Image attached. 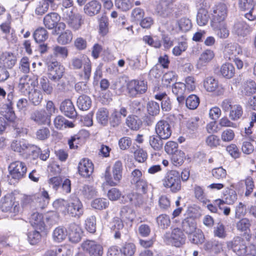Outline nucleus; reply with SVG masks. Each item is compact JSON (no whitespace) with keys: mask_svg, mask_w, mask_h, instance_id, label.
Instances as JSON below:
<instances>
[{"mask_svg":"<svg viewBox=\"0 0 256 256\" xmlns=\"http://www.w3.org/2000/svg\"><path fill=\"white\" fill-rule=\"evenodd\" d=\"M162 182L164 186L170 188L172 192H177L181 190L180 175L176 170L168 172Z\"/></svg>","mask_w":256,"mask_h":256,"instance_id":"obj_1","label":"nucleus"},{"mask_svg":"<svg viewBox=\"0 0 256 256\" xmlns=\"http://www.w3.org/2000/svg\"><path fill=\"white\" fill-rule=\"evenodd\" d=\"M71 64L74 70H79L84 66L83 74L80 75L82 80L87 81L89 80L92 71L91 62L88 57L83 56L74 57L72 59Z\"/></svg>","mask_w":256,"mask_h":256,"instance_id":"obj_2","label":"nucleus"},{"mask_svg":"<svg viewBox=\"0 0 256 256\" xmlns=\"http://www.w3.org/2000/svg\"><path fill=\"white\" fill-rule=\"evenodd\" d=\"M122 170L123 166L122 162L116 161L112 166V178L110 172V168H107L104 174L106 182L112 186H117L122 180Z\"/></svg>","mask_w":256,"mask_h":256,"instance_id":"obj_3","label":"nucleus"},{"mask_svg":"<svg viewBox=\"0 0 256 256\" xmlns=\"http://www.w3.org/2000/svg\"><path fill=\"white\" fill-rule=\"evenodd\" d=\"M164 242L176 247H180L184 244L186 236L179 228H174L171 232H166L163 236Z\"/></svg>","mask_w":256,"mask_h":256,"instance_id":"obj_4","label":"nucleus"},{"mask_svg":"<svg viewBox=\"0 0 256 256\" xmlns=\"http://www.w3.org/2000/svg\"><path fill=\"white\" fill-rule=\"evenodd\" d=\"M222 109L224 112H230L229 117L232 120H237L240 118L243 114L242 106L240 104H232L230 100H224L221 104Z\"/></svg>","mask_w":256,"mask_h":256,"instance_id":"obj_5","label":"nucleus"},{"mask_svg":"<svg viewBox=\"0 0 256 256\" xmlns=\"http://www.w3.org/2000/svg\"><path fill=\"white\" fill-rule=\"evenodd\" d=\"M228 248H230L238 256H243L248 252V250H252L254 246H247L245 240L242 238L237 236L232 242L227 244Z\"/></svg>","mask_w":256,"mask_h":256,"instance_id":"obj_6","label":"nucleus"},{"mask_svg":"<svg viewBox=\"0 0 256 256\" xmlns=\"http://www.w3.org/2000/svg\"><path fill=\"white\" fill-rule=\"evenodd\" d=\"M8 169L12 178L16 181L26 176L27 170L26 164L20 161L12 162L9 166Z\"/></svg>","mask_w":256,"mask_h":256,"instance_id":"obj_7","label":"nucleus"},{"mask_svg":"<svg viewBox=\"0 0 256 256\" xmlns=\"http://www.w3.org/2000/svg\"><path fill=\"white\" fill-rule=\"evenodd\" d=\"M48 66L49 71L48 74L49 79L54 82L59 81L64 74V66L57 61L48 62Z\"/></svg>","mask_w":256,"mask_h":256,"instance_id":"obj_8","label":"nucleus"},{"mask_svg":"<svg viewBox=\"0 0 256 256\" xmlns=\"http://www.w3.org/2000/svg\"><path fill=\"white\" fill-rule=\"evenodd\" d=\"M82 249L88 253L90 256H102V246L94 240H86L81 244Z\"/></svg>","mask_w":256,"mask_h":256,"instance_id":"obj_9","label":"nucleus"},{"mask_svg":"<svg viewBox=\"0 0 256 256\" xmlns=\"http://www.w3.org/2000/svg\"><path fill=\"white\" fill-rule=\"evenodd\" d=\"M129 94L132 97L138 94H143L147 90L146 82L144 80H132L127 84Z\"/></svg>","mask_w":256,"mask_h":256,"instance_id":"obj_10","label":"nucleus"},{"mask_svg":"<svg viewBox=\"0 0 256 256\" xmlns=\"http://www.w3.org/2000/svg\"><path fill=\"white\" fill-rule=\"evenodd\" d=\"M37 79L33 80L27 74L22 76L19 80L18 88L24 94H30V91L38 84Z\"/></svg>","mask_w":256,"mask_h":256,"instance_id":"obj_11","label":"nucleus"},{"mask_svg":"<svg viewBox=\"0 0 256 256\" xmlns=\"http://www.w3.org/2000/svg\"><path fill=\"white\" fill-rule=\"evenodd\" d=\"M227 6L226 4L220 3L213 8L211 24L224 22L227 16Z\"/></svg>","mask_w":256,"mask_h":256,"instance_id":"obj_12","label":"nucleus"},{"mask_svg":"<svg viewBox=\"0 0 256 256\" xmlns=\"http://www.w3.org/2000/svg\"><path fill=\"white\" fill-rule=\"evenodd\" d=\"M0 208L2 212L16 214L19 211V206L12 196H5L1 200Z\"/></svg>","mask_w":256,"mask_h":256,"instance_id":"obj_13","label":"nucleus"},{"mask_svg":"<svg viewBox=\"0 0 256 256\" xmlns=\"http://www.w3.org/2000/svg\"><path fill=\"white\" fill-rule=\"evenodd\" d=\"M252 31V28L244 20H238L235 22L232 32L238 36L244 37Z\"/></svg>","mask_w":256,"mask_h":256,"instance_id":"obj_14","label":"nucleus"},{"mask_svg":"<svg viewBox=\"0 0 256 256\" xmlns=\"http://www.w3.org/2000/svg\"><path fill=\"white\" fill-rule=\"evenodd\" d=\"M83 206L79 199H74L72 202L68 204L66 214L78 218L83 214Z\"/></svg>","mask_w":256,"mask_h":256,"instance_id":"obj_15","label":"nucleus"},{"mask_svg":"<svg viewBox=\"0 0 256 256\" xmlns=\"http://www.w3.org/2000/svg\"><path fill=\"white\" fill-rule=\"evenodd\" d=\"M30 119L38 125H50V118L44 110H36L30 115Z\"/></svg>","mask_w":256,"mask_h":256,"instance_id":"obj_16","label":"nucleus"},{"mask_svg":"<svg viewBox=\"0 0 256 256\" xmlns=\"http://www.w3.org/2000/svg\"><path fill=\"white\" fill-rule=\"evenodd\" d=\"M82 230L79 225L75 223H72L69 225L68 234L70 242L74 244L80 242L82 239Z\"/></svg>","mask_w":256,"mask_h":256,"instance_id":"obj_17","label":"nucleus"},{"mask_svg":"<svg viewBox=\"0 0 256 256\" xmlns=\"http://www.w3.org/2000/svg\"><path fill=\"white\" fill-rule=\"evenodd\" d=\"M238 199V196L236 191L230 189L226 191V194H224L223 198L216 200L214 204L216 206H218L220 209H222V206L224 204H232Z\"/></svg>","mask_w":256,"mask_h":256,"instance_id":"obj_18","label":"nucleus"},{"mask_svg":"<svg viewBox=\"0 0 256 256\" xmlns=\"http://www.w3.org/2000/svg\"><path fill=\"white\" fill-rule=\"evenodd\" d=\"M155 130L156 134L164 140L169 138L172 134L170 124L164 120H160L157 122Z\"/></svg>","mask_w":256,"mask_h":256,"instance_id":"obj_19","label":"nucleus"},{"mask_svg":"<svg viewBox=\"0 0 256 256\" xmlns=\"http://www.w3.org/2000/svg\"><path fill=\"white\" fill-rule=\"evenodd\" d=\"M224 56L228 60L234 59L237 56L242 54L240 46L236 43H227L224 50Z\"/></svg>","mask_w":256,"mask_h":256,"instance_id":"obj_20","label":"nucleus"},{"mask_svg":"<svg viewBox=\"0 0 256 256\" xmlns=\"http://www.w3.org/2000/svg\"><path fill=\"white\" fill-rule=\"evenodd\" d=\"M79 174L84 177H89L94 171V165L88 158H83L78 164Z\"/></svg>","mask_w":256,"mask_h":256,"instance_id":"obj_21","label":"nucleus"},{"mask_svg":"<svg viewBox=\"0 0 256 256\" xmlns=\"http://www.w3.org/2000/svg\"><path fill=\"white\" fill-rule=\"evenodd\" d=\"M60 109L62 113L70 118H74L76 116L74 106L70 100L63 101L60 104Z\"/></svg>","mask_w":256,"mask_h":256,"instance_id":"obj_22","label":"nucleus"},{"mask_svg":"<svg viewBox=\"0 0 256 256\" xmlns=\"http://www.w3.org/2000/svg\"><path fill=\"white\" fill-rule=\"evenodd\" d=\"M28 144V143L24 139H16L12 142L10 148L12 150L24 156Z\"/></svg>","mask_w":256,"mask_h":256,"instance_id":"obj_23","label":"nucleus"},{"mask_svg":"<svg viewBox=\"0 0 256 256\" xmlns=\"http://www.w3.org/2000/svg\"><path fill=\"white\" fill-rule=\"evenodd\" d=\"M182 228L183 231L188 236L192 234L198 230L195 220L192 217L186 218L183 220Z\"/></svg>","mask_w":256,"mask_h":256,"instance_id":"obj_24","label":"nucleus"},{"mask_svg":"<svg viewBox=\"0 0 256 256\" xmlns=\"http://www.w3.org/2000/svg\"><path fill=\"white\" fill-rule=\"evenodd\" d=\"M204 0H199L198 2L200 4V10L198 12L196 16V22L200 26L206 25L209 20V16L208 11L204 8H202L204 6Z\"/></svg>","mask_w":256,"mask_h":256,"instance_id":"obj_25","label":"nucleus"},{"mask_svg":"<svg viewBox=\"0 0 256 256\" xmlns=\"http://www.w3.org/2000/svg\"><path fill=\"white\" fill-rule=\"evenodd\" d=\"M218 36L220 38H226L229 36V30L224 22L211 24Z\"/></svg>","mask_w":256,"mask_h":256,"instance_id":"obj_26","label":"nucleus"},{"mask_svg":"<svg viewBox=\"0 0 256 256\" xmlns=\"http://www.w3.org/2000/svg\"><path fill=\"white\" fill-rule=\"evenodd\" d=\"M174 11L173 6L156 5L155 8L156 14L162 18H170L173 15Z\"/></svg>","mask_w":256,"mask_h":256,"instance_id":"obj_27","label":"nucleus"},{"mask_svg":"<svg viewBox=\"0 0 256 256\" xmlns=\"http://www.w3.org/2000/svg\"><path fill=\"white\" fill-rule=\"evenodd\" d=\"M60 20V16L56 12H51L46 14L44 18V24L49 30L54 28Z\"/></svg>","mask_w":256,"mask_h":256,"instance_id":"obj_28","label":"nucleus"},{"mask_svg":"<svg viewBox=\"0 0 256 256\" xmlns=\"http://www.w3.org/2000/svg\"><path fill=\"white\" fill-rule=\"evenodd\" d=\"M240 90L242 95L250 96L256 92V83L251 80L244 81L242 84Z\"/></svg>","mask_w":256,"mask_h":256,"instance_id":"obj_29","label":"nucleus"},{"mask_svg":"<svg viewBox=\"0 0 256 256\" xmlns=\"http://www.w3.org/2000/svg\"><path fill=\"white\" fill-rule=\"evenodd\" d=\"M101 9L100 4L96 0H92L84 7V12L87 15L92 16L97 14Z\"/></svg>","mask_w":256,"mask_h":256,"instance_id":"obj_30","label":"nucleus"},{"mask_svg":"<svg viewBox=\"0 0 256 256\" xmlns=\"http://www.w3.org/2000/svg\"><path fill=\"white\" fill-rule=\"evenodd\" d=\"M83 23L82 17L79 14L72 15L67 20L68 26L74 30H79Z\"/></svg>","mask_w":256,"mask_h":256,"instance_id":"obj_31","label":"nucleus"},{"mask_svg":"<svg viewBox=\"0 0 256 256\" xmlns=\"http://www.w3.org/2000/svg\"><path fill=\"white\" fill-rule=\"evenodd\" d=\"M30 222L32 226L40 230L44 229L45 224L42 214L38 212L33 213L30 218Z\"/></svg>","mask_w":256,"mask_h":256,"instance_id":"obj_32","label":"nucleus"},{"mask_svg":"<svg viewBox=\"0 0 256 256\" xmlns=\"http://www.w3.org/2000/svg\"><path fill=\"white\" fill-rule=\"evenodd\" d=\"M223 242L216 240L206 242L204 244V248L206 250L213 251L218 254L223 250Z\"/></svg>","mask_w":256,"mask_h":256,"instance_id":"obj_33","label":"nucleus"},{"mask_svg":"<svg viewBox=\"0 0 256 256\" xmlns=\"http://www.w3.org/2000/svg\"><path fill=\"white\" fill-rule=\"evenodd\" d=\"M36 202L39 204L40 208H44L49 202L50 196L48 192L44 189L40 190L38 194H35Z\"/></svg>","mask_w":256,"mask_h":256,"instance_id":"obj_34","label":"nucleus"},{"mask_svg":"<svg viewBox=\"0 0 256 256\" xmlns=\"http://www.w3.org/2000/svg\"><path fill=\"white\" fill-rule=\"evenodd\" d=\"M80 196L87 199L92 198L96 194V190L92 186L84 184L80 187L78 190Z\"/></svg>","mask_w":256,"mask_h":256,"instance_id":"obj_35","label":"nucleus"},{"mask_svg":"<svg viewBox=\"0 0 256 256\" xmlns=\"http://www.w3.org/2000/svg\"><path fill=\"white\" fill-rule=\"evenodd\" d=\"M1 60L4 66L8 68H12L17 60L16 57L14 54L7 52L3 53Z\"/></svg>","mask_w":256,"mask_h":256,"instance_id":"obj_36","label":"nucleus"},{"mask_svg":"<svg viewBox=\"0 0 256 256\" xmlns=\"http://www.w3.org/2000/svg\"><path fill=\"white\" fill-rule=\"evenodd\" d=\"M77 106L81 110H88L92 106V100L90 97L86 94L80 95L77 100Z\"/></svg>","mask_w":256,"mask_h":256,"instance_id":"obj_37","label":"nucleus"},{"mask_svg":"<svg viewBox=\"0 0 256 256\" xmlns=\"http://www.w3.org/2000/svg\"><path fill=\"white\" fill-rule=\"evenodd\" d=\"M39 86L44 94L51 95L53 92L54 88L46 76H42L40 78Z\"/></svg>","mask_w":256,"mask_h":256,"instance_id":"obj_38","label":"nucleus"},{"mask_svg":"<svg viewBox=\"0 0 256 256\" xmlns=\"http://www.w3.org/2000/svg\"><path fill=\"white\" fill-rule=\"evenodd\" d=\"M110 228L114 232V238L116 239L120 238L121 236L120 230L124 228L122 220L118 218H114L112 222Z\"/></svg>","mask_w":256,"mask_h":256,"instance_id":"obj_39","label":"nucleus"},{"mask_svg":"<svg viewBox=\"0 0 256 256\" xmlns=\"http://www.w3.org/2000/svg\"><path fill=\"white\" fill-rule=\"evenodd\" d=\"M204 86L208 92H214L219 87L218 81L212 77H208L204 81Z\"/></svg>","mask_w":256,"mask_h":256,"instance_id":"obj_40","label":"nucleus"},{"mask_svg":"<svg viewBox=\"0 0 256 256\" xmlns=\"http://www.w3.org/2000/svg\"><path fill=\"white\" fill-rule=\"evenodd\" d=\"M109 112L106 108H100L96 114L97 122L102 126H106L108 122Z\"/></svg>","mask_w":256,"mask_h":256,"instance_id":"obj_41","label":"nucleus"},{"mask_svg":"<svg viewBox=\"0 0 256 256\" xmlns=\"http://www.w3.org/2000/svg\"><path fill=\"white\" fill-rule=\"evenodd\" d=\"M220 72L224 77L226 78H230L234 76L235 68L232 64L226 63L222 66Z\"/></svg>","mask_w":256,"mask_h":256,"instance_id":"obj_42","label":"nucleus"},{"mask_svg":"<svg viewBox=\"0 0 256 256\" xmlns=\"http://www.w3.org/2000/svg\"><path fill=\"white\" fill-rule=\"evenodd\" d=\"M33 36L36 42H41L45 41L48 38V35L44 28L40 27L34 32Z\"/></svg>","mask_w":256,"mask_h":256,"instance_id":"obj_43","label":"nucleus"},{"mask_svg":"<svg viewBox=\"0 0 256 256\" xmlns=\"http://www.w3.org/2000/svg\"><path fill=\"white\" fill-rule=\"evenodd\" d=\"M87 134V132L85 130H80L78 134L71 137L68 141V144L70 148L71 149H76L78 148V144L80 143L82 135Z\"/></svg>","mask_w":256,"mask_h":256,"instance_id":"obj_44","label":"nucleus"},{"mask_svg":"<svg viewBox=\"0 0 256 256\" xmlns=\"http://www.w3.org/2000/svg\"><path fill=\"white\" fill-rule=\"evenodd\" d=\"M188 238L190 242L196 244H202L204 241V236L202 231L199 229L188 236Z\"/></svg>","mask_w":256,"mask_h":256,"instance_id":"obj_45","label":"nucleus"},{"mask_svg":"<svg viewBox=\"0 0 256 256\" xmlns=\"http://www.w3.org/2000/svg\"><path fill=\"white\" fill-rule=\"evenodd\" d=\"M162 138L157 135H153L149 138V143L151 147L155 150H160L162 148L163 141Z\"/></svg>","mask_w":256,"mask_h":256,"instance_id":"obj_46","label":"nucleus"},{"mask_svg":"<svg viewBox=\"0 0 256 256\" xmlns=\"http://www.w3.org/2000/svg\"><path fill=\"white\" fill-rule=\"evenodd\" d=\"M120 215L122 220L124 221L128 220L132 222L135 218L134 212L131 208L128 207H123L121 209Z\"/></svg>","mask_w":256,"mask_h":256,"instance_id":"obj_47","label":"nucleus"},{"mask_svg":"<svg viewBox=\"0 0 256 256\" xmlns=\"http://www.w3.org/2000/svg\"><path fill=\"white\" fill-rule=\"evenodd\" d=\"M126 124L130 129L138 130L142 125V122L137 116H130L126 118Z\"/></svg>","mask_w":256,"mask_h":256,"instance_id":"obj_48","label":"nucleus"},{"mask_svg":"<svg viewBox=\"0 0 256 256\" xmlns=\"http://www.w3.org/2000/svg\"><path fill=\"white\" fill-rule=\"evenodd\" d=\"M142 194L139 192L130 193L128 195L129 202L135 206H140L144 202V197Z\"/></svg>","mask_w":256,"mask_h":256,"instance_id":"obj_49","label":"nucleus"},{"mask_svg":"<svg viewBox=\"0 0 256 256\" xmlns=\"http://www.w3.org/2000/svg\"><path fill=\"white\" fill-rule=\"evenodd\" d=\"M50 136V129L47 127H40L36 132V138L40 140H45Z\"/></svg>","mask_w":256,"mask_h":256,"instance_id":"obj_50","label":"nucleus"},{"mask_svg":"<svg viewBox=\"0 0 256 256\" xmlns=\"http://www.w3.org/2000/svg\"><path fill=\"white\" fill-rule=\"evenodd\" d=\"M185 158V154L182 150L176 152L172 155L171 158L172 163L176 166L182 165L184 163Z\"/></svg>","mask_w":256,"mask_h":256,"instance_id":"obj_51","label":"nucleus"},{"mask_svg":"<svg viewBox=\"0 0 256 256\" xmlns=\"http://www.w3.org/2000/svg\"><path fill=\"white\" fill-rule=\"evenodd\" d=\"M156 222L159 228L162 229L167 228L170 224L169 216L166 214L160 215L156 218Z\"/></svg>","mask_w":256,"mask_h":256,"instance_id":"obj_52","label":"nucleus"},{"mask_svg":"<svg viewBox=\"0 0 256 256\" xmlns=\"http://www.w3.org/2000/svg\"><path fill=\"white\" fill-rule=\"evenodd\" d=\"M72 38V32L70 30H66L58 36L57 40L59 44H66L71 42Z\"/></svg>","mask_w":256,"mask_h":256,"instance_id":"obj_53","label":"nucleus"},{"mask_svg":"<svg viewBox=\"0 0 256 256\" xmlns=\"http://www.w3.org/2000/svg\"><path fill=\"white\" fill-rule=\"evenodd\" d=\"M67 236L66 231L63 228L58 227L53 232V238L54 241L60 242L64 240Z\"/></svg>","mask_w":256,"mask_h":256,"instance_id":"obj_54","label":"nucleus"},{"mask_svg":"<svg viewBox=\"0 0 256 256\" xmlns=\"http://www.w3.org/2000/svg\"><path fill=\"white\" fill-rule=\"evenodd\" d=\"M180 30L186 32L190 30L192 24L190 19L186 18H181L177 22Z\"/></svg>","mask_w":256,"mask_h":256,"instance_id":"obj_55","label":"nucleus"},{"mask_svg":"<svg viewBox=\"0 0 256 256\" xmlns=\"http://www.w3.org/2000/svg\"><path fill=\"white\" fill-rule=\"evenodd\" d=\"M115 6L122 11L130 10L132 6V3L130 0H115Z\"/></svg>","mask_w":256,"mask_h":256,"instance_id":"obj_56","label":"nucleus"},{"mask_svg":"<svg viewBox=\"0 0 256 256\" xmlns=\"http://www.w3.org/2000/svg\"><path fill=\"white\" fill-rule=\"evenodd\" d=\"M134 185L137 192L142 194L147 193L148 189V184L144 178L136 182Z\"/></svg>","mask_w":256,"mask_h":256,"instance_id":"obj_57","label":"nucleus"},{"mask_svg":"<svg viewBox=\"0 0 256 256\" xmlns=\"http://www.w3.org/2000/svg\"><path fill=\"white\" fill-rule=\"evenodd\" d=\"M213 234L215 237L218 238L220 239L225 238L227 234L224 226L222 224H218V225L214 228Z\"/></svg>","mask_w":256,"mask_h":256,"instance_id":"obj_58","label":"nucleus"},{"mask_svg":"<svg viewBox=\"0 0 256 256\" xmlns=\"http://www.w3.org/2000/svg\"><path fill=\"white\" fill-rule=\"evenodd\" d=\"M200 104L198 98L194 94H192L188 96L186 100V106L190 110L196 109Z\"/></svg>","mask_w":256,"mask_h":256,"instance_id":"obj_59","label":"nucleus"},{"mask_svg":"<svg viewBox=\"0 0 256 256\" xmlns=\"http://www.w3.org/2000/svg\"><path fill=\"white\" fill-rule=\"evenodd\" d=\"M86 229L90 233H94L96 230V218L92 216L88 218L85 221Z\"/></svg>","mask_w":256,"mask_h":256,"instance_id":"obj_60","label":"nucleus"},{"mask_svg":"<svg viewBox=\"0 0 256 256\" xmlns=\"http://www.w3.org/2000/svg\"><path fill=\"white\" fill-rule=\"evenodd\" d=\"M29 58L26 56L22 57L19 62V70L24 74L29 73L30 70Z\"/></svg>","mask_w":256,"mask_h":256,"instance_id":"obj_61","label":"nucleus"},{"mask_svg":"<svg viewBox=\"0 0 256 256\" xmlns=\"http://www.w3.org/2000/svg\"><path fill=\"white\" fill-rule=\"evenodd\" d=\"M214 54L212 50H206L200 54L199 62L202 64H207L214 58Z\"/></svg>","mask_w":256,"mask_h":256,"instance_id":"obj_62","label":"nucleus"},{"mask_svg":"<svg viewBox=\"0 0 256 256\" xmlns=\"http://www.w3.org/2000/svg\"><path fill=\"white\" fill-rule=\"evenodd\" d=\"M108 202L106 198H98L92 202V206L96 209L102 210L108 207Z\"/></svg>","mask_w":256,"mask_h":256,"instance_id":"obj_63","label":"nucleus"},{"mask_svg":"<svg viewBox=\"0 0 256 256\" xmlns=\"http://www.w3.org/2000/svg\"><path fill=\"white\" fill-rule=\"evenodd\" d=\"M53 205L59 212L64 214H66V209L68 204L66 200L63 199L58 200L54 201Z\"/></svg>","mask_w":256,"mask_h":256,"instance_id":"obj_64","label":"nucleus"}]
</instances>
